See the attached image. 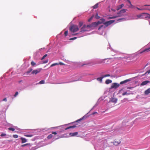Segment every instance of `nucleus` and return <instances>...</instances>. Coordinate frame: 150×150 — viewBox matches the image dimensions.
<instances>
[{
	"mask_svg": "<svg viewBox=\"0 0 150 150\" xmlns=\"http://www.w3.org/2000/svg\"><path fill=\"white\" fill-rule=\"evenodd\" d=\"M14 127H15V129H17V130H21L20 129V128L17 127H16L14 126Z\"/></svg>",
	"mask_w": 150,
	"mask_h": 150,
	"instance_id": "51",
	"label": "nucleus"
},
{
	"mask_svg": "<svg viewBox=\"0 0 150 150\" xmlns=\"http://www.w3.org/2000/svg\"><path fill=\"white\" fill-rule=\"evenodd\" d=\"M84 77V75H79L78 76H76V78L74 79L73 80L70 81V82H73L75 81H77L80 80H82V79Z\"/></svg>",
	"mask_w": 150,
	"mask_h": 150,
	"instance_id": "6",
	"label": "nucleus"
},
{
	"mask_svg": "<svg viewBox=\"0 0 150 150\" xmlns=\"http://www.w3.org/2000/svg\"><path fill=\"white\" fill-rule=\"evenodd\" d=\"M112 82V81L111 80L108 79H107L106 80V81H105V83L106 84H108L110 83H111Z\"/></svg>",
	"mask_w": 150,
	"mask_h": 150,
	"instance_id": "20",
	"label": "nucleus"
},
{
	"mask_svg": "<svg viewBox=\"0 0 150 150\" xmlns=\"http://www.w3.org/2000/svg\"><path fill=\"white\" fill-rule=\"evenodd\" d=\"M8 130H11L12 131H14L15 129L14 128H12V127H10L8 128Z\"/></svg>",
	"mask_w": 150,
	"mask_h": 150,
	"instance_id": "36",
	"label": "nucleus"
},
{
	"mask_svg": "<svg viewBox=\"0 0 150 150\" xmlns=\"http://www.w3.org/2000/svg\"><path fill=\"white\" fill-rule=\"evenodd\" d=\"M20 139L22 143H24L27 142V140L25 138L21 137V138Z\"/></svg>",
	"mask_w": 150,
	"mask_h": 150,
	"instance_id": "16",
	"label": "nucleus"
},
{
	"mask_svg": "<svg viewBox=\"0 0 150 150\" xmlns=\"http://www.w3.org/2000/svg\"><path fill=\"white\" fill-rule=\"evenodd\" d=\"M58 64H59V65H64L65 64L62 63V62H60L59 63H58Z\"/></svg>",
	"mask_w": 150,
	"mask_h": 150,
	"instance_id": "49",
	"label": "nucleus"
},
{
	"mask_svg": "<svg viewBox=\"0 0 150 150\" xmlns=\"http://www.w3.org/2000/svg\"><path fill=\"white\" fill-rule=\"evenodd\" d=\"M105 25H104V24H103V25H102L99 26V28H98V30H99L102 28H106V27H105Z\"/></svg>",
	"mask_w": 150,
	"mask_h": 150,
	"instance_id": "24",
	"label": "nucleus"
},
{
	"mask_svg": "<svg viewBox=\"0 0 150 150\" xmlns=\"http://www.w3.org/2000/svg\"><path fill=\"white\" fill-rule=\"evenodd\" d=\"M110 101L115 103L117 101V99L115 98H112L110 99Z\"/></svg>",
	"mask_w": 150,
	"mask_h": 150,
	"instance_id": "18",
	"label": "nucleus"
},
{
	"mask_svg": "<svg viewBox=\"0 0 150 150\" xmlns=\"http://www.w3.org/2000/svg\"><path fill=\"white\" fill-rule=\"evenodd\" d=\"M68 34V31L67 30V31H65L64 33L65 36L66 37L67 36V35Z\"/></svg>",
	"mask_w": 150,
	"mask_h": 150,
	"instance_id": "38",
	"label": "nucleus"
},
{
	"mask_svg": "<svg viewBox=\"0 0 150 150\" xmlns=\"http://www.w3.org/2000/svg\"><path fill=\"white\" fill-rule=\"evenodd\" d=\"M103 78H105V77H108V76H110V75L109 74H107L103 75Z\"/></svg>",
	"mask_w": 150,
	"mask_h": 150,
	"instance_id": "42",
	"label": "nucleus"
},
{
	"mask_svg": "<svg viewBox=\"0 0 150 150\" xmlns=\"http://www.w3.org/2000/svg\"><path fill=\"white\" fill-rule=\"evenodd\" d=\"M82 34V33L80 34L79 32V33L73 34H72L73 36H74L77 35H79L77 37H75L74 38H71L69 39V40H74L76 39L77 38L81 37L84 36Z\"/></svg>",
	"mask_w": 150,
	"mask_h": 150,
	"instance_id": "7",
	"label": "nucleus"
},
{
	"mask_svg": "<svg viewBox=\"0 0 150 150\" xmlns=\"http://www.w3.org/2000/svg\"><path fill=\"white\" fill-rule=\"evenodd\" d=\"M120 143V142H113V144L115 146H117Z\"/></svg>",
	"mask_w": 150,
	"mask_h": 150,
	"instance_id": "32",
	"label": "nucleus"
},
{
	"mask_svg": "<svg viewBox=\"0 0 150 150\" xmlns=\"http://www.w3.org/2000/svg\"><path fill=\"white\" fill-rule=\"evenodd\" d=\"M95 148L96 150H98L96 148V147H95Z\"/></svg>",
	"mask_w": 150,
	"mask_h": 150,
	"instance_id": "63",
	"label": "nucleus"
},
{
	"mask_svg": "<svg viewBox=\"0 0 150 150\" xmlns=\"http://www.w3.org/2000/svg\"><path fill=\"white\" fill-rule=\"evenodd\" d=\"M47 54H45V55L41 59V60H42V59H45V57H46L47 56Z\"/></svg>",
	"mask_w": 150,
	"mask_h": 150,
	"instance_id": "44",
	"label": "nucleus"
},
{
	"mask_svg": "<svg viewBox=\"0 0 150 150\" xmlns=\"http://www.w3.org/2000/svg\"><path fill=\"white\" fill-rule=\"evenodd\" d=\"M132 79H133L132 78H129L128 79H126V80H125L124 81H122L120 82V85H122L123 84H127V82L130 81Z\"/></svg>",
	"mask_w": 150,
	"mask_h": 150,
	"instance_id": "9",
	"label": "nucleus"
},
{
	"mask_svg": "<svg viewBox=\"0 0 150 150\" xmlns=\"http://www.w3.org/2000/svg\"><path fill=\"white\" fill-rule=\"evenodd\" d=\"M130 94H132V93H127V92H124L122 94V96H124L125 95H129Z\"/></svg>",
	"mask_w": 150,
	"mask_h": 150,
	"instance_id": "25",
	"label": "nucleus"
},
{
	"mask_svg": "<svg viewBox=\"0 0 150 150\" xmlns=\"http://www.w3.org/2000/svg\"><path fill=\"white\" fill-rule=\"evenodd\" d=\"M6 135V134H4V133L1 134L0 135V136L1 137H3V136H5Z\"/></svg>",
	"mask_w": 150,
	"mask_h": 150,
	"instance_id": "50",
	"label": "nucleus"
},
{
	"mask_svg": "<svg viewBox=\"0 0 150 150\" xmlns=\"http://www.w3.org/2000/svg\"><path fill=\"white\" fill-rule=\"evenodd\" d=\"M45 83V81L44 80H41V81H40L38 84H44V83Z\"/></svg>",
	"mask_w": 150,
	"mask_h": 150,
	"instance_id": "33",
	"label": "nucleus"
},
{
	"mask_svg": "<svg viewBox=\"0 0 150 150\" xmlns=\"http://www.w3.org/2000/svg\"><path fill=\"white\" fill-rule=\"evenodd\" d=\"M83 25V23L82 22L80 21L79 22L78 26L79 28L81 27Z\"/></svg>",
	"mask_w": 150,
	"mask_h": 150,
	"instance_id": "30",
	"label": "nucleus"
},
{
	"mask_svg": "<svg viewBox=\"0 0 150 150\" xmlns=\"http://www.w3.org/2000/svg\"><path fill=\"white\" fill-rule=\"evenodd\" d=\"M96 105H95L93 106V107L92 108V109H91V110H92V109H93L96 106Z\"/></svg>",
	"mask_w": 150,
	"mask_h": 150,
	"instance_id": "58",
	"label": "nucleus"
},
{
	"mask_svg": "<svg viewBox=\"0 0 150 150\" xmlns=\"http://www.w3.org/2000/svg\"><path fill=\"white\" fill-rule=\"evenodd\" d=\"M125 20V19L124 18H119L116 20H110L106 22H105V21L103 23L104 25H105V27H106L109 25L111 24L114 22H115V23H116L118 22H119L123 21Z\"/></svg>",
	"mask_w": 150,
	"mask_h": 150,
	"instance_id": "2",
	"label": "nucleus"
},
{
	"mask_svg": "<svg viewBox=\"0 0 150 150\" xmlns=\"http://www.w3.org/2000/svg\"><path fill=\"white\" fill-rule=\"evenodd\" d=\"M131 87H128L127 88V89H131Z\"/></svg>",
	"mask_w": 150,
	"mask_h": 150,
	"instance_id": "60",
	"label": "nucleus"
},
{
	"mask_svg": "<svg viewBox=\"0 0 150 150\" xmlns=\"http://www.w3.org/2000/svg\"><path fill=\"white\" fill-rule=\"evenodd\" d=\"M59 65V64H58V63H55L53 64H52L50 66V67H52L56 65Z\"/></svg>",
	"mask_w": 150,
	"mask_h": 150,
	"instance_id": "31",
	"label": "nucleus"
},
{
	"mask_svg": "<svg viewBox=\"0 0 150 150\" xmlns=\"http://www.w3.org/2000/svg\"><path fill=\"white\" fill-rule=\"evenodd\" d=\"M94 79H93V78H91L89 80H85V81H88V82H89V81H92V80Z\"/></svg>",
	"mask_w": 150,
	"mask_h": 150,
	"instance_id": "40",
	"label": "nucleus"
},
{
	"mask_svg": "<svg viewBox=\"0 0 150 150\" xmlns=\"http://www.w3.org/2000/svg\"><path fill=\"white\" fill-rule=\"evenodd\" d=\"M150 83V81H145L143 82L141 84V85L142 86H143L147 84L148 83Z\"/></svg>",
	"mask_w": 150,
	"mask_h": 150,
	"instance_id": "15",
	"label": "nucleus"
},
{
	"mask_svg": "<svg viewBox=\"0 0 150 150\" xmlns=\"http://www.w3.org/2000/svg\"><path fill=\"white\" fill-rule=\"evenodd\" d=\"M93 16H92L91 17H90L88 19V22H90L91 21V20L92 19H93Z\"/></svg>",
	"mask_w": 150,
	"mask_h": 150,
	"instance_id": "45",
	"label": "nucleus"
},
{
	"mask_svg": "<svg viewBox=\"0 0 150 150\" xmlns=\"http://www.w3.org/2000/svg\"><path fill=\"white\" fill-rule=\"evenodd\" d=\"M97 113V112H93V114H95V113Z\"/></svg>",
	"mask_w": 150,
	"mask_h": 150,
	"instance_id": "64",
	"label": "nucleus"
},
{
	"mask_svg": "<svg viewBox=\"0 0 150 150\" xmlns=\"http://www.w3.org/2000/svg\"><path fill=\"white\" fill-rule=\"evenodd\" d=\"M127 11L126 9H122L117 12V17H120L123 16L124 13Z\"/></svg>",
	"mask_w": 150,
	"mask_h": 150,
	"instance_id": "5",
	"label": "nucleus"
},
{
	"mask_svg": "<svg viewBox=\"0 0 150 150\" xmlns=\"http://www.w3.org/2000/svg\"><path fill=\"white\" fill-rule=\"evenodd\" d=\"M104 21H105V19L104 18H102L98 22L92 23L91 24L87 25L86 26L84 25L81 28L79 31V33L80 34L82 33L88 31L87 30L85 29L86 28H90L96 27L98 25L103 23Z\"/></svg>",
	"mask_w": 150,
	"mask_h": 150,
	"instance_id": "1",
	"label": "nucleus"
},
{
	"mask_svg": "<svg viewBox=\"0 0 150 150\" xmlns=\"http://www.w3.org/2000/svg\"><path fill=\"white\" fill-rule=\"evenodd\" d=\"M62 125V130L59 132H62L63 131H64V130H66L65 129V128H64V126L65 125Z\"/></svg>",
	"mask_w": 150,
	"mask_h": 150,
	"instance_id": "27",
	"label": "nucleus"
},
{
	"mask_svg": "<svg viewBox=\"0 0 150 150\" xmlns=\"http://www.w3.org/2000/svg\"><path fill=\"white\" fill-rule=\"evenodd\" d=\"M48 59H47V60L44 61L43 62V63H46L48 62Z\"/></svg>",
	"mask_w": 150,
	"mask_h": 150,
	"instance_id": "46",
	"label": "nucleus"
},
{
	"mask_svg": "<svg viewBox=\"0 0 150 150\" xmlns=\"http://www.w3.org/2000/svg\"><path fill=\"white\" fill-rule=\"evenodd\" d=\"M52 137V134H50L47 136V138L48 139H50Z\"/></svg>",
	"mask_w": 150,
	"mask_h": 150,
	"instance_id": "35",
	"label": "nucleus"
},
{
	"mask_svg": "<svg viewBox=\"0 0 150 150\" xmlns=\"http://www.w3.org/2000/svg\"><path fill=\"white\" fill-rule=\"evenodd\" d=\"M78 134V132H76L74 133H69V135L71 137L76 136Z\"/></svg>",
	"mask_w": 150,
	"mask_h": 150,
	"instance_id": "14",
	"label": "nucleus"
},
{
	"mask_svg": "<svg viewBox=\"0 0 150 150\" xmlns=\"http://www.w3.org/2000/svg\"><path fill=\"white\" fill-rule=\"evenodd\" d=\"M18 94V92H16L15 93V94L14 95V97H16V96Z\"/></svg>",
	"mask_w": 150,
	"mask_h": 150,
	"instance_id": "47",
	"label": "nucleus"
},
{
	"mask_svg": "<svg viewBox=\"0 0 150 150\" xmlns=\"http://www.w3.org/2000/svg\"><path fill=\"white\" fill-rule=\"evenodd\" d=\"M13 137L15 138H17L18 137V135L17 134L13 135Z\"/></svg>",
	"mask_w": 150,
	"mask_h": 150,
	"instance_id": "43",
	"label": "nucleus"
},
{
	"mask_svg": "<svg viewBox=\"0 0 150 150\" xmlns=\"http://www.w3.org/2000/svg\"><path fill=\"white\" fill-rule=\"evenodd\" d=\"M25 136L26 137H32L33 135L31 134H27V135H25Z\"/></svg>",
	"mask_w": 150,
	"mask_h": 150,
	"instance_id": "39",
	"label": "nucleus"
},
{
	"mask_svg": "<svg viewBox=\"0 0 150 150\" xmlns=\"http://www.w3.org/2000/svg\"><path fill=\"white\" fill-rule=\"evenodd\" d=\"M41 69H36L34 70H33L31 72V74H36L38 73H39L41 71Z\"/></svg>",
	"mask_w": 150,
	"mask_h": 150,
	"instance_id": "11",
	"label": "nucleus"
},
{
	"mask_svg": "<svg viewBox=\"0 0 150 150\" xmlns=\"http://www.w3.org/2000/svg\"><path fill=\"white\" fill-rule=\"evenodd\" d=\"M99 3H97L95 5H94L93 7L94 9H96L97 8H98V5Z\"/></svg>",
	"mask_w": 150,
	"mask_h": 150,
	"instance_id": "28",
	"label": "nucleus"
},
{
	"mask_svg": "<svg viewBox=\"0 0 150 150\" xmlns=\"http://www.w3.org/2000/svg\"><path fill=\"white\" fill-rule=\"evenodd\" d=\"M123 100H124V101H125V100H127V98H125Z\"/></svg>",
	"mask_w": 150,
	"mask_h": 150,
	"instance_id": "57",
	"label": "nucleus"
},
{
	"mask_svg": "<svg viewBox=\"0 0 150 150\" xmlns=\"http://www.w3.org/2000/svg\"><path fill=\"white\" fill-rule=\"evenodd\" d=\"M88 117V115H87V114L86 115L83 116L82 117L80 118V119L77 120L75 122H78L80 121L81 120L84 119H86Z\"/></svg>",
	"mask_w": 150,
	"mask_h": 150,
	"instance_id": "12",
	"label": "nucleus"
},
{
	"mask_svg": "<svg viewBox=\"0 0 150 150\" xmlns=\"http://www.w3.org/2000/svg\"><path fill=\"white\" fill-rule=\"evenodd\" d=\"M129 5H128V6L129 8H134V6H133L131 4V2H130V3H129Z\"/></svg>",
	"mask_w": 150,
	"mask_h": 150,
	"instance_id": "26",
	"label": "nucleus"
},
{
	"mask_svg": "<svg viewBox=\"0 0 150 150\" xmlns=\"http://www.w3.org/2000/svg\"><path fill=\"white\" fill-rule=\"evenodd\" d=\"M7 99L6 98H4L2 101H6V102L7 101Z\"/></svg>",
	"mask_w": 150,
	"mask_h": 150,
	"instance_id": "54",
	"label": "nucleus"
},
{
	"mask_svg": "<svg viewBox=\"0 0 150 150\" xmlns=\"http://www.w3.org/2000/svg\"><path fill=\"white\" fill-rule=\"evenodd\" d=\"M124 6V4H123L120 5H118L116 7V10L117 11L119 10L122 8Z\"/></svg>",
	"mask_w": 150,
	"mask_h": 150,
	"instance_id": "13",
	"label": "nucleus"
},
{
	"mask_svg": "<svg viewBox=\"0 0 150 150\" xmlns=\"http://www.w3.org/2000/svg\"><path fill=\"white\" fill-rule=\"evenodd\" d=\"M100 17L98 16V13H96L95 15V18L97 19H99L100 18Z\"/></svg>",
	"mask_w": 150,
	"mask_h": 150,
	"instance_id": "34",
	"label": "nucleus"
},
{
	"mask_svg": "<svg viewBox=\"0 0 150 150\" xmlns=\"http://www.w3.org/2000/svg\"><path fill=\"white\" fill-rule=\"evenodd\" d=\"M117 17V16L116 15V16H112V17H109L108 18V19H112L115 18Z\"/></svg>",
	"mask_w": 150,
	"mask_h": 150,
	"instance_id": "29",
	"label": "nucleus"
},
{
	"mask_svg": "<svg viewBox=\"0 0 150 150\" xmlns=\"http://www.w3.org/2000/svg\"><path fill=\"white\" fill-rule=\"evenodd\" d=\"M149 93H150V88H148L144 92V94L146 95H147Z\"/></svg>",
	"mask_w": 150,
	"mask_h": 150,
	"instance_id": "19",
	"label": "nucleus"
},
{
	"mask_svg": "<svg viewBox=\"0 0 150 150\" xmlns=\"http://www.w3.org/2000/svg\"><path fill=\"white\" fill-rule=\"evenodd\" d=\"M52 134H57V133L55 132H52Z\"/></svg>",
	"mask_w": 150,
	"mask_h": 150,
	"instance_id": "53",
	"label": "nucleus"
},
{
	"mask_svg": "<svg viewBox=\"0 0 150 150\" xmlns=\"http://www.w3.org/2000/svg\"><path fill=\"white\" fill-rule=\"evenodd\" d=\"M125 2H128L129 3H130L131 1L129 0H124Z\"/></svg>",
	"mask_w": 150,
	"mask_h": 150,
	"instance_id": "52",
	"label": "nucleus"
},
{
	"mask_svg": "<svg viewBox=\"0 0 150 150\" xmlns=\"http://www.w3.org/2000/svg\"><path fill=\"white\" fill-rule=\"evenodd\" d=\"M79 30V28L77 25H72L70 26L69 28V30L72 33H74L77 31Z\"/></svg>",
	"mask_w": 150,
	"mask_h": 150,
	"instance_id": "4",
	"label": "nucleus"
},
{
	"mask_svg": "<svg viewBox=\"0 0 150 150\" xmlns=\"http://www.w3.org/2000/svg\"><path fill=\"white\" fill-rule=\"evenodd\" d=\"M150 6V5L146 4L142 6V10H150V9L149 8L148 6Z\"/></svg>",
	"mask_w": 150,
	"mask_h": 150,
	"instance_id": "10",
	"label": "nucleus"
},
{
	"mask_svg": "<svg viewBox=\"0 0 150 150\" xmlns=\"http://www.w3.org/2000/svg\"><path fill=\"white\" fill-rule=\"evenodd\" d=\"M136 8L138 10H140V11H142V6L141 7V8H139L137 7H136Z\"/></svg>",
	"mask_w": 150,
	"mask_h": 150,
	"instance_id": "48",
	"label": "nucleus"
},
{
	"mask_svg": "<svg viewBox=\"0 0 150 150\" xmlns=\"http://www.w3.org/2000/svg\"><path fill=\"white\" fill-rule=\"evenodd\" d=\"M148 21L149 22V25H150V19H148Z\"/></svg>",
	"mask_w": 150,
	"mask_h": 150,
	"instance_id": "59",
	"label": "nucleus"
},
{
	"mask_svg": "<svg viewBox=\"0 0 150 150\" xmlns=\"http://www.w3.org/2000/svg\"><path fill=\"white\" fill-rule=\"evenodd\" d=\"M148 73V74H149L150 73V70H148V71H147L146 72V73Z\"/></svg>",
	"mask_w": 150,
	"mask_h": 150,
	"instance_id": "55",
	"label": "nucleus"
},
{
	"mask_svg": "<svg viewBox=\"0 0 150 150\" xmlns=\"http://www.w3.org/2000/svg\"><path fill=\"white\" fill-rule=\"evenodd\" d=\"M93 75V74H87L86 75H87V76H88V75Z\"/></svg>",
	"mask_w": 150,
	"mask_h": 150,
	"instance_id": "61",
	"label": "nucleus"
},
{
	"mask_svg": "<svg viewBox=\"0 0 150 150\" xmlns=\"http://www.w3.org/2000/svg\"><path fill=\"white\" fill-rule=\"evenodd\" d=\"M31 64L33 66H34L36 64V63L32 61L31 62Z\"/></svg>",
	"mask_w": 150,
	"mask_h": 150,
	"instance_id": "41",
	"label": "nucleus"
},
{
	"mask_svg": "<svg viewBox=\"0 0 150 150\" xmlns=\"http://www.w3.org/2000/svg\"><path fill=\"white\" fill-rule=\"evenodd\" d=\"M149 51H150V47L145 49L142 52H140V53H142L144 52H147Z\"/></svg>",
	"mask_w": 150,
	"mask_h": 150,
	"instance_id": "23",
	"label": "nucleus"
},
{
	"mask_svg": "<svg viewBox=\"0 0 150 150\" xmlns=\"http://www.w3.org/2000/svg\"><path fill=\"white\" fill-rule=\"evenodd\" d=\"M149 19H150V14H149Z\"/></svg>",
	"mask_w": 150,
	"mask_h": 150,
	"instance_id": "62",
	"label": "nucleus"
},
{
	"mask_svg": "<svg viewBox=\"0 0 150 150\" xmlns=\"http://www.w3.org/2000/svg\"><path fill=\"white\" fill-rule=\"evenodd\" d=\"M32 70L33 69L32 68H30L28 69V71H26V74L27 75H28L32 71Z\"/></svg>",
	"mask_w": 150,
	"mask_h": 150,
	"instance_id": "21",
	"label": "nucleus"
},
{
	"mask_svg": "<svg viewBox=\"0 0 150 150\" xmlns=\"http://www.w3.org/2000/svg\"><path fill=\"white\" fill-rule=\"evenodd\" d=\"M103 76L102 75L100 77L97 78L96 79L97 81H99L100 83H102V82L103 79Z\"/></svg>",
	"mask_w": 150,
	"mask_h": 150,
	"instance_id": "17",
	"label": "nucleus"
},
{
	"mask_svg": "<svg viewBox=\"0 0 150 150\" xmlns=\"http://www.w3.org/2000/svg\"><path fill=\"white\" fill-rule=\"evenodd\" d=\"M149 14L146 13H142L141 14L138 15L137 16L136 19H138L141 18H148L149 19Z\"/></svg>",
	"mask_w": 150,
	"mask_h": 150,
	"instance_id": "3",
	"label": "nucleus"
},
{
	"mask_svg": "<svg viewBox=\"0 0 150 150\" xmlns=\"http://www.w3.org/2000/svg\"><path fill=\"white\" fill-rule=\"evenodd\" d=\"M111 10H112V11H114V12H115V9H112H112H111Z\"/></svg>",
	"mask_w": 150,
	"mask_h": 150,
	"instance_id": "56",
	"label": "nucleus"
},
{
	"mask_svg": "<svg viewBox=\"0 0 150 150\" xmlns=\"http://www.w3.org/2000/svg\"><path fill=\"white\" fill-rule=\"evenodd\" d=\"M76 127V125H73L72 126H69L65 128V129L67 130V129H69L70 128H74Z\"/></svg>",
	"mask_w": 150,
	"mask_h": 150,
	"instance_id": "22",
	"label": "nucleus"
},
{
	"mask_svg": "<svg viewBox=\"0 0 150 150\" xmlns=\"http://www.w3.org/2000/svg\"><path fill=\"white\" fill-rule=\"evenodd\" d=\"M30 145V144H23V145H21V147H24V146H26L28 145Z\"/></svg>",
	"mask_w": 150,
	"mask_h": 150,
	"instance_id": "37",
	"label": "nucleus"
},
{
	"mask_svg": "<svg viewBox=\"0 0 150 150\" xmlns=\"http://www.w3.org/2000/svg\"><path fill=\"white\" fill-rule=\"evenodd\" d=\"M120 84H119L116 83H112L110 88H114L116 89L120 86Z\"/></svg>",
	"mask_w": 150,
	"mask_h": 150,
	"instance_id": "8",
	"label": "nucleus"
}]
</instances>
